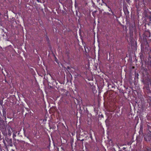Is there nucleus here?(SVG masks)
Masks as SVG:
<instances>
[{
    "instance_id": "1",
    "label": "nucleus",
    "mask_w": 151,
    "mask_h": 151,
    "mask_svg": "<svg viewBox=\"0 0 151 151\" xmlns=\"http://www.w3.org/2000/svg\"><path fill=\"white\" fill-rule=\"evenodd\" d=\"M6 126L5 122L0 119V129L2 132H4L6 131Z\"/></svg>"
},
{
    "instance_id": "2",
    "label": "nucleus",
    "mask_w": 151,
    "mask_h": 151,
    "mask_svg": "<svg viewBox=\"0 0 151 151\" xmlns=\"http://www.w3.org/2000/svg\"><path fill=\"white\" fill-rule=\"evenodd\" d=\"M144 136V138L146 141H150L151 140V135L149 134Z\"/></svg>"
},
{
    "instance_id": "3",
    "label": "nucleus",
    "mask_w": 151,
    "mask_h": 151,
    "mask_svg": "<svg viewBox=\"0 0 151 151\" xmlns=\"http://www.w3.org/2000/svg\"><path fill=\"white\" fill-rule=\"evenodd\" d=\"M144 151H151V148L148 147H145L144 148Z\"/></svg>"
},
{
    "instance_id": "4",
    "label": "nucleus",
    "mask_w": 151,
    "mask_h": 151,
    "mask_svg": "<svg viewBox=\"0 0 151 151\" xmlns=\"http://www.w3.org/2000/svg\"><path fill=\"white\" fill-rule=\"evenodd\" d=\"M3 115L6 119V109L4 108L3 109Z\"/></svg>"
},
{
    "instance_id": "5",
    "label": "nucleus",
    "mask_w": 151,
    "mask_h": 151,
    "mask_svg": "<svg viewBox=\"0 0 151 151\" xmlns=\"http://www.w3.org/2000/svg\"><path fill=\"white\" fill-rule=\"evenodd\" d=\"M124 13L126 15L128 14H129V12L126 7L125 9H124Z\"/></svg>"
},
{
    "instance_id": "6",
    "label": "nucleus",
    "mask_w": 151,
    "mask_h": 151,
    "mask_svg": "<svg viewBox=\"0 0 151 151\" xmlns=\"http://www.w3.org/2000/svg\"><path fill=\"white\" fill-rule=\"evenodd\" d=\"M8 142L9 145L11 146H12V139H9L8 141Z\"/></svg>"
},
{
    "instance_id": "7",
    "label": "nucleus",
    "mask_w": 151,
    "mask_h": 151,
    "mask_svg": "<svg viewBox=\"0 0 151 151\" xmlns=\"http://www.w3.org/2000/svg\"><path fill=\"white\" fill-rule=\"evenodd\" d=\"M77 138L78 140H80L81 141H83L84 140V139H82L80 138V137L79 136L77 137Z\"/></svg>"
},
{
    "instance_id": "8",
    "label": "nucleus",
    "mask_w": 151,
    "mask_h": 151,
    "mask_svg": "<svg viewBox=\"0 0 151 151\" xmlns=\"http://www.w3.org/2000/svg\"><path fill=\"white\" fill-rule=\"evenodd\" d=\"M103 3H104V4L106 6H108V7L109 8V11H111V12L113 14V12H112L111 11V8H110V7H109V6H108L107 5V4H106V3H104L103 2Z\"/></svg>"
},
{
    "instance_id": "9",
    "label": "nucleus",
    "mask_w": 151,
    "mask_h": 151,
    "mask_svg": "<svg viewBox=\"0 0 151 151\" xmlns=\"http://www.w3.org/2000/svg\"><path fill=\"white\" fill-rule=\"evenodd\" d=\"M109 120L108 119H107L105 121L106 123V125L108 126H109V124L108 123L109 122Z\"/></svg>"
},
{
    "instance_id": "10",
    "label": "nucleus",
    "mask_w": 151,
    "mask_h": 151,
    "mask_svg": "<svg viewBox=\"0 0 151 151\" xmlns=\"http://www.w3.org/2000/svg\"><path fill=\"white\" fill-rule=\"evenodd\" d=\"M141 0L143 2V4H144V6L145 7L146 4L144 2V1L145 0Z\"/></svg>"
},
{
    "instance_id": "11",
    "label": "nucleus",
    "mask_w": 151,
    "mask_h": 151,
    "mask_svg": "<svg viewBox=\"0 0 151 151\" xmlns=\"http://www.w3.org/2000/svg\"><path fill=\"white\" fill-rule=\"evenodd\" d=\"M3 103V101L2 100H0V104L2 106V104Z\"/></svg>"
},
{
    "instance_id": "12",
    "label": "nucleus",
    "mask_w": 151,
    "mask_h": 151,
    "mask_svg": "<svg viewBox=\"0 0 151 151\" xmlns=\"http://www.w3.org/2000/svg\"><path fill=\"white\" fill-rule=\"evenodd\" d=\"M48 85H49V83H48ZM49 87H50V88H51V89H53L54 88L53 86H49Z\"/></svg>"
},
{
    "instance_id": "13",
    "label": "nucleus",
    "mask_w": 151,
    "mask_h": 151,
    "mask_svg": "<svg viewBox=\"0 0 151 151\" xmlns=\"http://www.w3.org/2000/svg\"><path fill=\"white\" fill-rule=\"evenodd\" d=\"M16 137V135L15 134H13V138L14 139H15L14 137Z\"/></svg>"
},
{
    "instance_id": "14",
    "label": "nucleus",
    "mask_w": 151,
    "mask_h": 151,
    "mask_svg": "<svg viewBox=\"0 0 151 151\" xmlns=\"http://www.w3.org/2000/svg\"><path fill=\"white\" fill-rule=\"evenodd\" d=\"M5 139L6 141L8 142V141L9 139L8 138H6Z\"/></svg>"
},
{
    "instance_id": "15",
    "label": "nucleus",
    "mask_w": 151,
    "mask_h": 151,
    "mask_svg": "<svg viewBox=\"0 0 151 151\" xmlns=\"http://www.w3.org/2000/svg\"><path fill=\"white\" fill-rule=\"evenodd\" d=\"M67 68L69 70H70V68L69 66H68L67 67Z\"/></svg>"
},
{
    "instance_id": "16",
    "label": "nucleus",
    "mask_w": 151,
    "mask_h": 151,
    "mask_svg": "<svg viewBox=\"0 0 151 151\" xmlns=\"http://www.w3.org/2000/svg\"><path fill=\"white\" fill-rule=\"evenodd\" d=\"M8 135L10 136L11 135V133L9 132Z\"/></svg>"
},
{
    "instance_id": "17",
    "label": "nucleus",
    "mask_w": 151,
    "mask_h": 151,
    "mask_svg": "<svg viewBox=\"0 0 151 151\" xmlns=\"http://www.w3.org/2000/svg\"><path fill=\"white\" fill-rule=\"evenodd\" d=\"M85 52H86V53H87V51L86 50V49H85Z\"/></svg>"
},
{
    "instance_id": "18",
    "label": "nucleus",
    "mask_w": 151,
    "mask_h": 151,
    "mask_svg": "<svg viewBox=\"0 0 151 151\" xmlns=\"http://www.w3.org/2000/svg\"><path fill=\"white\" fill-rule=\"evenodd\" d=\"M96 11H94V12L93 13H96Z\"/></svg>"
},
{
    "instance_id": "19",
    "label": "nucleus",
    "mask_w": 151,
    "mask_h": 151,
    "mask_svg": "<svg viewBox=\"0 0 151 151\" xmlns=\"http://www.w3.org/2000/svg\"><path fill=\"white\" fill-rule=\"evenodd\" d=\"M3 142H4V144L5 145V141H4H4H3Z\"/></svg>"
},
{
    "instance_id": "20",
    "label": "nucleus",
    "mask_w": 151,
    "mask_h": 151,
    "mask_svg": "<svg viewBox=\"0 0 151 151\" xmlns=\"http://www.w3.org/2000/svg\"><path fill=\"white\" fill-rule=\"evenodd\" d=\"M37 1H38V2H40V1H39V0H37Z\"/></svg>"
},
{
    "instance_id": "21",
    "label": "nucleus",
    "mask_w": 151,
    "mask_h": 151,
    "mask_svg": "<svg viewBox=\"0 0 151 151\" xmlns=\"http://www.w3.org/2000/svg\"><path fill=\"white\" fill-rule=\"evenodd\" d=\"M90 137H91V139H92V136H91Z\"/></svg>"
},
{
    "instance_id": "22",
    "label": "nucleus",
    "mask_w": 151,
    "mask_h": 151,
    "mask_svg": "<svg viewBox=\"0 0 151 151\" xmlns=\"http://www.w3.org/2000/svg\"><path fill=\"white\" fill-rule=\"evenodd\" d=\"M139 0H135V1H138Z\"/></svg>"
},
{
    "instance_id": "23",
    "label": "nucleus",
    "mask_w": 151,
    "mask_h": 151,
    "mask_svg": "<svg viewBox=\"0 0 151 151\" xmlns=\"http://www.w3.org/2000/svg\"><path fill=\"white\" fill-rule=\"evenodd\" d=\"M132 68H134V67H133Z\"/></svg>"
},
{
    "instance_id": "24",
    "label": "nucleus",
    "mask_w": 151,
    "mask_h": 151,
    "mask_svg": "<svg viewBox=\"0 0 151 151\" xmlns=\"http://www.w3.org/2000/svg\"><path fill=\"white\" fill-rule=\"evenodd\" d=\"M140 57L141 58V56H140Z\"/></svg>"
},
{
    "instance_id": "25",
    "label": "nucleus",
    "mask_w": 151,
    "mask_h": 151,
    "mask_svg": "<svg viewBox=\"0 0 151 151\" xmlns=\"http://www.w3.org/2000/svg\"><path fill=\"white\" fill-rule=\"evenodd\" d=\"M56 60H56L55 61H56L57 62V61Z\"/></svg>"
},
{
    "instance_id": "26",
    "label": "nucleus",
    "mask_w": 151,
    "mask_h": 151,
    "mask_svg": "<svg viewBox=\"0 0 151 151\" xmlns=\"http://www.w3.org/2000/svg\"><path fill=\"white\" fill-rule=\"evenodd\" d=\"M56 60H56L55 61H56L57 62V61Z\"/></svg>"
},
{
    "instance_id": "27",
    "label": "nucleus",
    "mask_w": 151,
    "mask_h": 151,
    "mask_svg": "<svg viewBox=\"0 0 151 151\" xmlns=\"http://www.w3.org/2000/svg\"><path fill=\"white\" fill-rule=\"evenodd\" d=\"M150 83L151 86V83Z\"/></svg>"
}]
</instances>
